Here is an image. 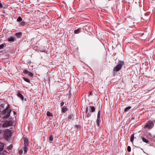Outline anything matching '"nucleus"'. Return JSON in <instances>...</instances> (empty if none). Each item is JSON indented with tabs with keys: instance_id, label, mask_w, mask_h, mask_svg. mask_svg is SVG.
I'll return each mask as SVG.
<instances>
[{
	"instance_id": "a878e982",
	"label": "nucleus",
	"mask_w": 155,
	"mask_h": 155,
	"mask_svg": "<svg viewBox=\"0 0 155 155\" xmlns=\"http://www.w3.org/2000/svg\"><path fill=\"white\" fill-rule=\"evenodd\" d=\"M12 148V145H10L8 147V148L9 150H11Z\"/></svg>"
},
{
	"instance_id": "20e7f679",
	"label": "nucleus",
	"mask_w": 155,
	"mask_h": 155,
	"mask_svg": "<svg viewBox=\"0 0 155 155\" xmlns=\"http://www.w3.org/2000/svg\"><path fill=\"white\" fill-rule=\"evenodd\" d=\"M11 110H10V106L8 105L7 107L4 111V113L5 114V117L7 118L9 117L10 115V113Z\"/></svg>"
},
{
	"instance_id": "0eeeda50",
	"label": "nucleus",
	"mask_w": 155,
	"mask_h": 155,
	"mask_svg": "<svg viewBox=\"0 0 155 155\" xmlns=\"http://www.w3.org/2000/svg\"><path fill=\"white\" fill-rule=\"evenodd\" d=\"M24 145L25 146H27L28 145V140L26 138H24Z\"/></svg>"
},
{
	"instance_id": "4468645a",
	"label": "nucleus",
	"mask_w": 155,
	"mask_h": 155,
	"mask_svg": "<svg viewBox=\"0 0 155 155\" xmlns=\"http://www.w3.org/2000/svg\"><path fill=\"white\" fill-rule=\"evenodd\" d=\"M131 108V107L130 106H129L126 108L124 110V111L125 112L127 111L128 110H129Z\"/></svg>"
},
{
	"instance_id": "dca6fc26",
	"label": "nucleus",
	"mask_w": 155,
	"mask_h": 155,
	"mask_svg": "<svg viewBox=\"0 0 155 155\" xmlns=\"http://www.w3.org/2000/svg\"><path fill=\"white\" fill-rule=\"evenodd\" d=\"M47 115L48 116H52V114L49 111H48L47 112Z\"/></svg>"
},
{
	"instance_id": "9b49d317",
	"label": "nucleus",
	"mask_w": 155,
	"mask_h": 155,
	"mask_svg": "<svg viewBox=\"0 0 155 155\" xmlns=\"http://www.w3.org/2000/svg\"><path fill=\"white\" fill-rule=\"evenodd\" d=\"M22 35L21 32H18L16 34V36L18 38H19Z\"/></svg>"
},
{
	"instance_id": "39448f33",
	"label": "nucleus",
	"mask_w": 155,
	"mask_h": 155,
	"mask_svg": "<svg viewBox=\"0 0 155 155\" xmlns=\"http://www.w3.org/2000/svg\"><path fill=\"white\" fill-rule=\"evenodd\" d=\"M13 124V122L11 120L5 121L3 124V127H8L11 126Z\"/></svg>"
},
{
	"instance_id": "cd10ccee",
	"label": "nucleus",
	"mask_w": 155,
	"mask_h": 155,
	"mask_svg": "<svg viewBox=\"0 0 155 155\" xmlns=\"http://www.w3.org/2000/svg\"><path fill=\"white\" fill-rule=\"evenodd\" d=\"M91 115V114L90 113H87V117H89Z\"/></svg>"
},
{
	"instance_id": "6ab92c4d",
	"label": "nucleus",
	"mask_w": 155,
	"mask_h": 155,
	"mask_svg": "<svg viewBox=\"0 0 155 155\" xmlns=\"http://www.w3.org/2000/svg\"><path fill=\"white\" fill-rule=\"evenodd\" d=\"M134 139V137L133 135H131L130 137V141L132 142Z\"/></svg>"
},
{
	"instance_id": "423d86ee",
	"label": "nucleus",
	"mask_w": 155,
	"mask_h": 155,
	"mask_svg": "<svg viewBox=\"0 0 155 155\" xmlns=\"http://www.w3.org/2000/svg\"><path fill=\"white\" fill-rule=\"evenodd\" d=\"M23 72L25 74H28L30 77H33V74L30 71L27 70H25Z\"/></svg>"
},
{
	"instance_id": "6e6552de",
	"label": "nucleus",
	"mask_w": 155,
	"mask_h": 155,
	"mask_svg": "<svg viewBox=\"0 0 155 155\" xmlns=\"http://www.w3.org/2000/svg\"><path fill=\"white\" fill-rule=\"evenodd\" d=\"M16 40V39L14 37L10 36L8 38V41L10 42H13Z\"/></svg>"
},
{
	"instance_id": "393cba45",
	"label": "nucleus",
	"mask_w": 155,
	"mask_h": 155,
	"mask_svg": "<svg viewBox=\"0 0 155 155\" xmlns=\"http://www.w3.org/2000/svg\"><path fill=\"white\" fill-rule=\"evenodd\" d=\"M127 151L130 152L131 151V147L130 146H128L127 147Z\"/></svg>"
},
{
	"instance_id": "2eb2a0df",
	"label": "nucleus",
	"mask_w": 155,
	"mask_h": 155,
	"mask_svg": "<svg viewBox=\"0 0 155 155\" xmlns=\"http://www.w3.org/2000/svg\"><path fill=\"white\" fill-rule=\"evenodd\" d=\"M67 110V108L65 107H63L62 109V111L63 112L65 113Z\"/></svg>"
},
{
	"instance_id": "473e14b6",
	"label": "nucleus",
	"mask_w": 155,
	"mask_h": 155,
	"mask_svg": "<svg viewBox=\"0 0 155 155\" xmlns=\"http://www.w3.org/2000/svg\"><path fill=\"white\" fill-rule=\"evenodd\" d=\"M87 111H88V110H87V109H86V113H87Z\"/></svg>"
},
{
	"instance_id": "aec40b11",
	"label": "nucleus",
	"mask_w": 155,
	"mask_h": 155,
	"mask_svg": "<svg viewBox=\"0 0 155 155\" xmlns=\"http://www.w3.org/2000/svg\"><path fill=\"white\" fill-rule=\"evenodd\" d=\"M49 140L52 141L53 140V137L52 135H50L49 137Z\"/></svg>"
},
{
	"instance_id": "4be33fe9",
	"label": "nucleus",
	"mask_w": 155,
	"mask_h": 155,
	"mask_svg": "<svg viewBox=\"0 0 155 155\" xmlns=\"http://www.w3.org/2000/svg\"><path fill=\"white\" fill-rule=\"evenodd\" d=\"M101 116V114H100V111H99L98 114H97V118L99 119V118Z\"/></svg>"
},
{
	"instance_id": "5701e85b",
	"label": "nucleus",
	"mask_w": 155,
	"mask_h": 155,
	"mask_svg": "<svg viewBox=\"0 0 155 155\" xmlns=\"http://www.w3.org/2000/svg\"><path fill=\"white\" fill-rule=\"evenodd\" d=\"M24 150L25 152H27L28 149L27 148V146H25L24 148Z\"/></svg>"
},
{
	"instance_id": "a211bd4d",
	"label": "nucleus",
	"mask_w": 155,
	"mask_h": 155,
	"mask_svg": "<svg viewBox=\"0 0 155 155\" xmlns=\"http://www.w3.org/2000/svg\"><path fill=\"white\" fill-rule=\"evenodd\" d=\"M22 20V18L21 17H19L17 19V21H21Z\"/></svg>"
},
{
	"instance_id": "f8f14e48",
	"label": "nucleus",
	"mask_w": 155,
	"mask_h": 155,
	"mask_svg": "<svg viewBox=\"0 0 155 155\" xmlns=\"http://www.w3.org/2000/svg\"><path fill=\"white\" fill-rule=\"evenodd\" d=\"M90 109H91V112H94L95 111V107L92 106H91L90 107Z\"/></svg>"
},
{
	"instance_id": "9d476101",
	"label": "nucleus",
	"mask_w": 155,
	"mask_h": 155,
	"mask_svg": "<svg viewBox=\"0 0 155 155\" xmlns=\"http://www.w3.org/2000/svg\"><path fill=\"white\" fill-rule=\"evenodd\" d=\"M17 95L18 96L20 97L22 100H23L24 99L23 96L21 93H18Z\"/></svg>"
},
{
	"instance_id": "2f4dec72",
	"label": "nucleus",
	"mask_w": 155,
	"mask_h": 155,
	"mask_svg": "<svg viewBox=\"0 0 155 155\" xmlns=\"http://www.w3.org/2000/svg\"><path fill=\"white\" fill-rule=\"evenodd\" d=\"M13 113H14V115L15 114H16V112H15V111H14Z\"/></svg>"
},
{
	"instance_id": "72a5a7b5",
	"label": "nucleus",
	"mask_w": 155,
	"mask_h": 155,
	"mask_svg": "<svg viewBox=\"0 0 155 155\" xmlns=\"http://www.w3.org/2000/svg\"><path fill=\"white\" fill-rule=\"evenodd\" d=\"M153 122H155V120H154L153 121Z\"/></svg>"
},
{
	"instance_id": "7c9ffc66",
	"label": "nucleus",
	"mask_w": 155,
	"mask_h": 155,
	"mask_svg": "<svg viewBox=\"0 0 155 155\" xmlns=\"http://www.w3.org/2000/svg\"><path fill=\"white\" fill-rule=\"evenodd\" d=\"M3 7L2 4L0 3V8H2Z\"/></svg>"
},
{
	"instance_id": "bb28decb",
	"label": "nucleus",
	"mask_w": 155,
	"mask_h": 155,
	"mask_svg": "<svg viewBox=\"0 0 155 155\" xmlns=\"http://www.w3.org/2000/svg\"><path fill=\"white\" fill-rule=\"evenodd\" d=\"M4 46V45L3 44L0 45V50L3 48Z\"/></svg>"
},
{
	"instance_id": "f03ea898",
	"label": "nucleus",
	"mask_w": 155,
	"mask_h": 155,
	"mask_svg": "<svg viewBox=\"0 0 155 155\" xmlns=\"http://www.w3.org/2000/svg\"><path fill=\"white\" fill-rule=\"evenodd\" d=\"M12 133L11 131L9 129L5 130L4 132V136L6 140H7L8 137L11 136Z\"/></svg>"
},
{
	"instance_id": "b1692460",
	"label": "nucleus",
	"mask_w": 155,
	"mask_h": 155,
	"mask_svg": "<svg viewBox=\"0 0 155 155\" xmlns=\"http://www.w3.org/2000/svg\"><path fill=\"white\" fill-rule=\"evenodd\" d=\"M99 121H100L99 119L97 118V121H96V123H97V126H99Z\"/></svg>"
},
{
	"instance_id": "f257e3e1",
	"label": "nucleus",
	"mask_w": 155,
	"mask_h": 155,
	"mask_svg": "<svg viewBox=\"0 0 155 155\" xmlns=\"http://www.w3.org/2000/svg\"><path fill=\"white\" fill-rule=\"evenodd\" d=\"M124 63V62L123 61H120L119 62L118 64L114 68V71L116 72L119 71L121 69Z\"/></svg>"
},
{
	"instance_id": "ddd939ff",
	"label": "nucleus",
	"mask_w": 155,
	"mask_h": 155,
	"mask_svg": "<svg viewBox=\"0 0 155 155\" xmlns=\"http://www.w3.org/2000/svg\"><path fill=\"white\" fill-rule=\"evenodd\" d=\"M80 28L74 31V33L75 34H78L80 32Z\"/></svg>"
},
{
	"instance_id": "f3484780",
	"label": "nucleus",
	"mask_w": 155,
	"mask_h": 155,
	"mask_svg": "<svg viewBox=\"0 0 155 155\" xmlns=\"http://www.w3.org/2000/svg\"><path fill=\"white\" fill-rule=\"evenodd\" d=\"M142 140L144 142L146 143H148L149 142L148 140H147L146 139L144 138L143 137L142 138Z\"/></svg>"
},
{
	"instance_id": "7ed1b4c3",
	"label": "nucleus",
	"mask_w": 155,
	"mask_h": 155,
	"mask_svg": "<svg viewBox=\"0 0 155 155\" xmlns=\"http://www.w3.org/2000/svg\"><path fill=\"white\" fill-rule=\"evenodd\" d=\"M154 126V124L153 121L149 120L148 121L146 124L144 126V128H147L149 129L152 128Z\"/></svg>"
},
{
	"instance_id": "c756f323",
	"label": "nucleus",
	"mask_w": 155,
	"mask_h": 155,
	"mask_svg": "<svg viewBox=\"0 0 155 155\" xmlns=\"http://www.w3.org/2000/svg\"><path fill=\"white\" fill-rule=\"evenodd\" d=\"M64 104V102H62L61 103L60 105L61 106H63Z\"/></svg>"
},
{
	"instance_id": "1a4fd4ad",
	"label": "nucleus",
	"mask_w": 155,
	"mask_h": 155,
	"mask_svg": "<svg viewBox=\"0 0 155 155\" xmlns=\"http://www.w3.org/2000/svg\"><path fill=\"white\" fill-rule=\"evenodd\" d=\"M4 145L2 143H0V151H2L4 148Z\"/></svg>"
},
{
	"instance_id": "412c9836",
	"label": "nucleus",
	"mask_w": 155,
	"mask_h": 155,
	"mask_svg": "<svg viewBox=\"0 0 155 155\" xmlns=\"http://www.w3.org/2000/svg\"><path fill=\"white\" fill-rule=\"evenodd\" d=\"M24 80L25 81L27 82H30V80L27 78H23Z\"/></svg>"
},
{
	"instance_id": "c85d7f7f",
	"label": "nucleus",
	"mask_w": 155,
	"mask_h": 155,
	"mask_svg": "<svg viewBox=\"0 0 155 155\" xmlns=\"http://www.w3.org/2000/svg\"><path fill=\"white\" fill-rule=\"evenodd\" d=\"M19 152L20 154H22V152H23V151L22 150H19Z\"/></svg>"
}]
</instances>
